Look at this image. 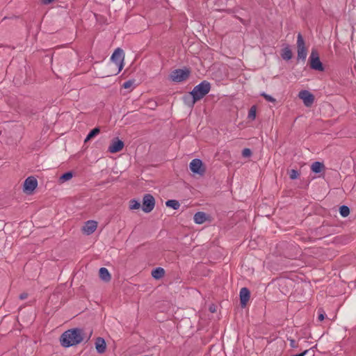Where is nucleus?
<instances>
[{"instance_id":"f257e3e1","label":"nucleus","mask_w":356,"mask_h":356,"mask_svg":"<svg viewBox=\"0 0 356 356\" xmlns=\"http://www.w3.org/2000/svg\"><path fill=\"white\" fill-rule=\"evenodd\" d=\"M83 340V330L79 328L68 330L60 338V344L65 348L75 346Z\"/></svg>"},{"instance_id":"f03ea898","label":"nucleus","mask_w":356,"mask_h":356,"mask_svg":"<svg viewBox=\"0 0 356 356\" xmlns=\"http://www.w3.org/2000/svg\"><path fill=\"white\" fill-rule=\"evenodd\" d=\"M211 90V83L207 81H203L195 86L190 92L192 97L191 106L193 107L195 102L202 99Z\"/></svg>"},{"instance_id":"7ed1b4c3","label":"nucleus","mask_w":356,"mask_h":356,"mask_svg":"<svg viewBox=\"0 0 356 356\" xmlns=\"http://www.w3.org/2000/svg\"><path fill=\"white\" fill-rule=\"evenodd\" d=\"M191 74L190 69L184 67L183 69H177L170 74V79L176 83H180L188 79Z\"/></svg>"},{"instance_id":"20e7f679","label":"nucleus","mask_w":356,"mask_h":356,"mask_svg":"<svg viewBox=\"0 0 356 356\" xmlns=\"http://www.w3.org/2000/svg\"><path fill=\"white\" fill-rule=\"evenodd\" d=\"M309 64L312 70L323 72L325 67L320 60L318 52L316 49H313L309 58Z\"/></svg>"},{"instance_id":"39448f33","label":"nucleus","mask_w":356,"mask_h":356,"mask_svg":"<svg viewBox=\"0 0 356 356\" xmlns=\"http://www.w3.org/2000/svg\"><path fill=\"white\" fill-rule=\"evenodd\" d=\"M298 59L305 60L307 55V50L305 47V40L300 33L297 37Z\"/></svg>"},{"instance_id":"423d86ee","label":"nucleus","mask_w":356,"mask_h":356,"mask_svg":"<svg viewBox=\"0 0 356 356\" xmlns=\"http://www.w3.org/2000/svg\"><path fill=\"white\" fill-rule=\"evenodd\" d=\"M124 58V51L120 48L116 49L111 56V60L118 67V72H120L123 68Z\"/></svg>"},{"instance_id":"0eeeda50","label":"nucleus","mask_w":356,"mask_h":356,"mask_svg":"<svg viewBox=\"0 0 356 356\" xmlns=\"http://www.w3.org/2000/svg\"><path fill=\"white\" fill-rule=\"evenodd\" d=\"M155 206V199L151 194H145L143 197L142 209L145 213L151 212Z\"/></svg>"},{"instance_id":"6e6552de","label":"nucleus","mask_w":356,"mask_h":356,"mask_svg":"<svg viewBox=\"0 0 356 356\" xmlns=\"http://www.w3.org/2000/svg\"><path fill=\"white\" fill-rule=\"evenodd\" d=\"M190 170L194 173L199 175H203L205 172V168L203 167L202 160L199 159H194L191 161L189 165Z\"/></svg>"},{"instance_id":"1a4fd4ad","label":"nucleus","mask_w":356,"mask_h":356,"mask_svg":"<svg viewBox=\"0 0 356 356\" xmlns=\"http://www.w3.org/2000/svg\"><path fill=\"white\" fill-rule=\"evenodd\" d=\"M37 186V179L34 177L31 176L25 179L24 182L23 191L26 194L30 195L33 193Z\"/></svg>"},{"instance_id":"9d476101","label":"nucleus","mask_w":356,"mask_h":356,"mask_svg":"<svg viewBox=\"0 0 356 356\" xmlns=\"http://www.w3.org/2000/svg\"><path fill=\"white\" fill-rule=\"evenodd\" d=\"M298 97L303 101L305 106H311L314 102V95L307 90H302L299 92Z\"/></svg>"},{"instance_id":"9b49d317","label":"nucleus","mask_w":356,"mask_h":356,"mask_svg":"<svg viewBox=\"0 0 356 356\" xmlns=\"http://www.w3.org/2000/svg\"><path fill=\"white\" fill-rule=\"evenodd\" d=\"M124 146V143L122 140L118 138H115L111 140V145L108 148V152L110 153H117L121 151Z\"/></svg>"},{"instance_id":"f8f14e48","label":"nucleus","mask_w":356,"mask_h":356,"mask_svg":"<svg viewBox=\"0 0 356 356\" xmlns=\"http://www.w3.org/2000/svg\"><path fill=\"white\" fill-rule=\"evenodd\" d=\"M240 302L242 307H245L250 300V292L246 287H243L239 293Z\"/></svg>"},{"instance_id":"ddd939ff","label":"nucleus","mask_w":356,"mask_h":356,"mask_svg":"<svg viewBox=\"0 0 356 356\" xmlns=\"http://www.w3.org/2000/svg\"><path fill=\"white\" fill-rule=\"evenodd\" d=\"M97 227V222L95 220H88L85 222L82 230L87 235L92 234Z\"/></svg>"},{"instance_id":"4468645a","label":"nucleus","mask_w":356,"mask_h":356,"mask_svg":"<svg viewBox=\"0 0 356 356\" xmlns=\"http://www.w3.org/2000/svg\"><path fill=\"white\" fill-rule=\"evenodd\" d=\"M106 345L105 340L102 337H98L95 341V348L99 353H104L106 350Z\"/></svg>"},{"instance_id":"2eb2a0df","label":"nucleus","mask_w":356,"mask_h":356,"mask_svg":"<svg viewBox=\"0 0 356 356\" xmlns=\"http://www.w3.org/2000/svg\"><path fill=\"white\" fill-rule=\"evenodd\" d=\"M207 219V215L202 211H198L195 213L193 216L194 222L196 224H202Z\"/></svg>"},{"instance_id":"dca6fc26","label":"nucleus","mask_w":356,"mask_h":356,"mask_svg":"<svg viewBox=\"0 0 356 356\" xmlns=\"http://www.w3.org/2000/svg\"><path fill=\"white\" fill-rule=\"evenodd\" d=\"M325 169L323 163L319 161H315L312 164L311 170L314 173H320Z\"/></svg>"},{"instance_id":"f3484780","label":"nucleus","mask_w":356,"mask_h":356,"mask_svg":"<svg viewBox=\"0 0 356 356\" xmlns=\"http://www.w3.org/2000/svg\"><path fill=\"white\" fill-rule=\"evenodd\" d=\"M99 275L101 280L104 282H108L111 280V276L107 268H99Z\"/></svg>"},{"instance_id":"a211bd4d","label":"nucleus","mask_w":356,"mask_h":356,"mask_svg":"<svg viewBox=\"0 0 356 356\" xmlns=\"http://www.w3.org/2000/svg\"><path fill=\"white\" fill-rule=\"evenodd\" d=\"M281 56L285 60L291 59L293 53L289 46H286L282 49Z\"/></svg>"},{"instance_id":"6ab92c4d","label":"nucleus","mask_w":356,"mask_h":356,"mask_svg":"<svg viewBox=\"0 0 356 356\" xmlns=\"http://www.w3.org/2000/svg\"><path fill=\"white\" fill-rule=\"evenodd\" d=\"M350 241V236L347 235H341L334 238V243L338 244H347Z\"/></svg>"},{"instance_id":"aec40b11","label":"nucleus","mask_w":356,"mask_h":356,"mask_svg":"<svg viewBox=\"0 0 356 356\" xmlns=\"http://www.w3.org/2000/svg\"><path fill=\"white\" fill-rule=\"evenodd\" d=\"M164 274V268H154V270L152 271V277L156 280L163 277Z\"/></svg>"},{"instance_id":"412c9836","label":"nucleus","mask_w":356,"mask_h":356,"mask_svg":"<svg viewBox=\"0 0 356 356\" xmlns=\"http://www.w3.org/2000/svg\"><path fill=\"white\" fill-rule=\"evenodd\" d=\"M100 132V129L99 127H95L94 129H92L88 134V136H86L85 140H84V143H87L88 140H90V139L93 138L94 137H95L97 135H98Z\"/></svg>"},{"instance_id":"4be33fe9","label":"nucleus","mask_w":356,"mask_h":356,"mask_svg":"<svg viewBox=\"0 0 356 356\" xmlns=\"http://www.w3.org/2000/svg\"><path fill=\"white\" fill-rule=\"evenodd\" d=\"M165 205L166 207L172 208L175 210H177L180 207L179 202L176 200H169L166 201Z\"/></svg>"},{"instance_id":"5701e85b","label":"nucleus","mask_w":356,"mask_h":356,"mask_svg":"<svg viewBox=\"0 0 356 356\" xmlns=\"http://www.w3.org/2000/svg\"><path fill=\"white\" fill-rule=\"evenodd\" d=\"M73 177V173L71 171H68V172H65L64 174H63L60 177H59V181L60 183H63L65 181H67L70 179H71Z\"/></svg>"},{"instance_id":"b1692460","label":"nucleus","mask_w":356,"mask_h":356,"mask_svg":"<svg viewBox=\"0 0 356 356\" xmlns=\"http://www.w3.org/2000/svg\"><path fill=\"white\" fill-rule=\"evenodd\" d=\"M339 213L342 217H347L350 213V209L346 205L339 207Z\"/></svg>"},{"instance_id":"393cba45","label":"nucleus","mask_w":356,"mask_h":356,"mask_svg":"<svg viewBox=\"0 0 356 356\" xmlns=\"http://www.w3.org/2000/svg\"><path fill=\"white\" fill-rule=\"evenodd\" d=\"M140 207V203L138 200L133 199L129 201L130 209H131V210L138 209Z\"/></svg>"},{"instance_id":"a878e982","label":"nucleus","mask_w":356,"mask_h":356,"mask_svg":"<svg viewBox=\"0 0 356 356\" xmlns=\"http://www.w3.org/2000/svg\"><path fill=\"white\" fill-rule=\"evenodd\" d=\"M257 106L255 105L251 106L248 112V118L254 120L256 118Z\"/></svg>"},{"instance_id":"bb28decb","label":"nucleus","mask_w":356,"mask_h":356,"mask_svg":"<svg viewBox=\"0 0 356 356\" xmlns=\"http://www.w3.org/2000/svg\"><path fill=\"white\" fill-rule=\"evenodd\" d=\"M260 95L261 97H263L268 102H272V103H275L276 102V99L274 97H273L270 95L266 94L264 92H261L260 94Z\"/></svg>"},{"instance_id":"cd10ccee","label":"nucleus","mask_w":356,"mask_h":356,"mask_svg":"<svg viewBox=\"0 0 356 356\" xmlns=\"http://www.w3.org/2000/svg\"><path fill=\"white\" fill-rule=\"evenodd\" d=\"M300 175V173L298 170L292 169L289 172V177L291 179H297Z\"/></svg>"},{"instance_id":"c85d7f7f","label":"nucleus","mask_w":356,"mask_h":356,"mask_svg":"<svg viewBox=\"0 0 356 356\" xmlns=\"http://www.w3.org/2000/svg\"><path fill=\"white\" fill-rule=\"evenodd\" d=\"M252 155V151L249 148H245L242 151V156L243 157H250Z\"/></svg>"},{"instance_id":"c756f323","label":"nucleus","mask_w":356,"mask_h":356,"mask_svg":"<svg viewBox=\"0 0 356 356\" xmlns=\"http://www.w3.org/2000/svg\"><path fill=\"white\" fill-rule=\"evenodd\" d=\"M318 321H321L325 318V312L322 308L318 309Z\"/></svg>"},{"instance_id":"7c9ffc66","label":"nucleus","mask_w":356,"mask_h":356,"mask_svg":"<svg viewBox=\"0 0 356 356\" xmlns=\"http://www.w3.org/2000/svg\"><path fill=\"white\" fill-rule=\"evenodd\" d=\"M134 80H128L123 83L122 87L125 89H127V88H131L134 85Z\"/></svg>"},{"instance_id":"2f4dec72","label":"nucleus","mask_w":356,"mask_h":356,"mask_svg":"<svg viewBox=\"0 0 356 356\" xmlns=\"http://www.w3.org/2000/svg\"><path fill=\"white\" fill-rule=\"evenodd\" d=\"M183 100L185 102L186 104L188 105L189 106L192 107L190 104L191 103V97L189 95H186L183 97Z\"/></svg>"},{"instance_id":"473e14b6","label":"nucleus","mask_w":356,"mask_h":356,"mask_svg":"<svg viewBox=\"0 0 356 356\" xmlns=\"http://www.w3.org/2000/svg\"><path fill=\"white\" fill-rule=\"evenodd\" d=\"M27 297H28L27 293H22L19 296V299H21V300H25L26 298H27Z\"/></svg>"},{"instance_id":"72a5a7b5","label":"nucleus","mask_w":356,"mask_h":356,"mask_svg":"<svg viewBox=\"0 0 356 356\" xmlns=\"http://www.w3.org/2000/svg\"><path fill=\"white\" fill-rule=\"evenodd\" d=\"M55 0H41V2L44 5H48V4L52 3Z\"/></svg>"},{"instance_id":"f704fd0d","label":"nucleus","mask_w":356,"mask_h":356,"mask_svg":"<svg viewBox=\"0 0 356 356\" xmlns=\"http://www.w3.org/2000/svg\"><path fill=\"white\" fill-rule=\"evenodd\" d=\"M290 341H291V346L295 347V341L293 339H291Z\"/></svg>"},{"instance_id":"c9c22d12","label":"nucleus","mask_w":356,"mask_h":356,"mask_svg":"<svg viewBox=\"0 0 356 356\" xmlns=\"http://www.w3.org/2000/svg\"><path fill=\"white\" fill-rule=\"evenodd\" d=\"M210 311H211V312H214V311H215V310L213 309V308H211H211H210Z\"/></svg>"},{"instance_id":"e433bc0d","label":"nucleus","mask_w":356,"mask_h":356,"mask_svg":"<svg viewBox=\"0 0 356 356\" xmlns=\"http://www.w3.org/2000/svg\"><path fill=\"white\" fill-rule=\"evenodd\" d=\"M210 311H211V312H214V311H215V310L213 309V308H211H211H210Z\"/></svg>"},{"instance_id":"4c0bfd02","label":"nucleus","mask_w":356,"mask_h":356,"mask_svg":"<svg viewBox=\"0 0 356 356\" xmlns=\"http://www.w3.org/2000/svg\"><path fill=\"white\" fill-rule=\"evenodd\" d=\"M324 227H320V229H323Z\"/></svg>"},{"instance_id":"58836bf2","label":"nucleus","mask_w":356,"mask_h":356,"mask_svg":"<svg viewBox=\"0 0 356 356\" xmlns=\"http://www.w3.org/2000/svg\"><path fill=\"white\" fill-rule=\"evenodd\" d=\"M144 356H149V355H144Z\"/></svg>"}]
</instances>
